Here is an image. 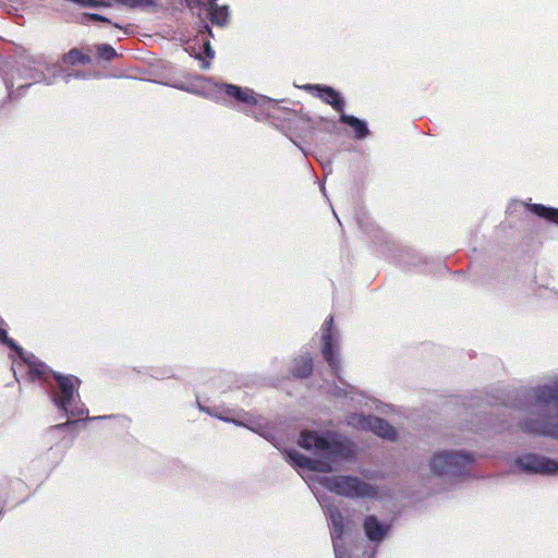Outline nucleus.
<instances>
[{
    "label": "nucleus",
    "instance_id": "21",
    "mask_svg": "<svg viewBox=\"0 0 558 558\" xmlns=\"http://www.w3.org/2000/svg\"><path fill=\"white\" fill-rule=\"evenodd\" d=\"M62 60L64 63L70 64V65H75L78 63L88 64L92 61L89 56L82 53L76 48H73L69 52L64 53L62 57Z\"/></svg>",
    "mask_w": 558,
    "mask_h": 558
},
{
    "label": "nucleus",
    "instance_id": "13",
    "mask_svg": "<svg viewBox=\"0 0 558 558\" xmlns=\"http://www.w3.org/2000/svg\"><path fill=\"white\" fill-rule=\"evenodd\" d=\"M219 92L238 102L248 106H262L271 100L266 96L257 95L253 89L242 88L233 84H221Z\"/></svg>",
    "mask_w": 558,
    "mask_h": 558
},
{
    "label": "nucleus",
    "instance_id": "5",
    "mask_svg": "<svg viewBox=\"0 0 558 558\" xmlns=\"http://www.w3.org/2000/svg\"><path fill=\"white\" fill-rule=\"evenodd\" d=\"M320 484L329 492L351 499H376L378 487L353 475L324 476Z\"/></svg>",
    "mask_w": 558,
    "mask_h": 558
},
{
    "label": "nucleus",
    "instance_id": "14",
    "mask_svg": "<svg viewBox=\"0 0 558 558\" xmlns=\"http://www.w3.org/2000/svg\"><path fill=\"white\" fill-rule=\"evenodd\" d=\"M303 88L330 105L336 111L340 113L344 111V100L341 94L332 87L319 84H306Z\"/></svg>",
    "mask_w": 558,
    "mask_h": 558
},
{
    "label": "nucleus",
    "instance_id": "22",
    "mask_svg": "<svg viewBox=\"0 0 558 558\" xmlns=\"http://www.w3.org/2000/svg\"><path fill=\"white\" fill-rule=\"evenodd\" d=\"M203 48L205 58H203L199 53H196L195 57L201 61V69L207 70L210 64L209 61L215 57V51L213 50L209 40L203 41Z\"/></svg>",
    "mask_w": 558,
    "mask_h": 558
},
{
    "label": "nucleus",
    "instance_id": "31",
    "mask_svg": "<svg viewBox=\"0 0 558 558\" xmlns=\"http://www.w3.org/2000/svg\"><path fill=\"white\" fill-rule=\"evenodd\" d=\"M114 417L113 415H109V416H95V417H92L90 420H105V418H112Z\"/></svg>",
    "mask_w": 558,
    "mask_h": 558
},
{
    "label": "nucleus",
    "instance_id": "9",
    "mask_svg": "<svg viewBox=\"0 0 558 558\" xmlns=\"http://www.w3.org/2000/svg\"><path fill=\"white\" fill-rule=\"evenodd\" d=\"M391 522L387 519L378 518L376 514H366L362 519V530L367 541L374 546L371 554L364 558H373L376 548L389 536L391 532Z\"/></svg>",
    "mask_w": 558,
    "mask_h": 558
},
{
    "label": "nucleus",
    "instance_id": "7",
    "mask_svg": "<svg viewBox=\"0 0 558 558\" xmlns=\"http://www.w3.org/2000/svg\"><path fill=\"white\" fill-rule=\"evenodd\" d=\"M322 354L331 372L340 379L341 357L339 354V335L333 329V318L329 316L322 326Z\"/></svg>",
    "mask_w": 558,
    "mask_h": 558
},
{
    "label": "nucleus",
    "instance_id": "1",
    "mask_svg": "<svg viewBox=\"0 0 558 558\" xmlns=\"http://www.w3.org/2000/svg\"><path fill=\"white\" fill-rule=\"evenodd\" d=\"M298 442L314 453V458H310L294 449L284 452L287 461L301 470L329 473L352 457L351 448L333 433L303 430Z\"/></svg>",
    "mask_w": 558,
    "mask_h": 558
},
{
    "label": "nucleus",
    "instance_id": "11",
    "mask_svg": "<svg viewBox=\"0 0 558 558\" xmlns=\"http://www.w3.org/2000/svg\"><path fill=\"white\" fill-rule=\"evenodd\" d=\"M324 507L326 514L331 524V539L335 550V558H351L347 554V549L343 543L344 534V517L337 506L333 504H324V500H319Z\"/></svg>",
    "mask_w": 558,
    "mask_h": 558
},
{
    "label": "nucleus",
    "instance_id": "8",
    "mask_svg": "<svg viewBox=\"0 0 558 558\" xmlns=\"http://www.w3.org/2000/svg\"><path fill=\"white\" fill-rule=\"evenodd\" d=\"M0 344L7 345L15 351L28 366L29 379H46L48 373H52L48 366L38 361L33 354L25 352L14 340L8 336V325L0 316Z\"/></svg>",
    "mask_w": 558,
    "mask_h": 558
},
{
    "label": "nucleus",
    "instance_id": "25",
    "mask_svg": "<svg viewBox=\"0 0 558 558\" xmlns=\"http://www.w3.org/2000/svg\"><path fill=\"white\" fill-rule=\"evenodd\" d=\"M155 5H156L155 0H137L136 9L137 8L146 9V8L155 7Z\"/></svg>",
    "mask_w": 558,
    "mask_h": 558
},
{
    "label": "nucleus",
    "instance_id": "2",
    "mask_svg": "<svg viewBox=\"0 0 558 558\" xmlns=\"http://www.w3.org/2000/svg\"><path fill=\"white\" fill-rule=\"evenodd\" d=\"M529 417L524 429L558 439V393L549 386H536L530 391Z\"/></svg>",
    "mask_w": 558,
    "mask_h": 558
},
{
    "label": "nucleus",
    "instance_id": "26",
    "mask_svg": "<svg viewBox=\"0 0 558 558\" xmlns=\"http://www.w3.org/2000/svg\"><path fill=\"white\" fill-rule=\"evenodd\" d=\"M114 2L128 7L130 9H136L137 0H113Z\"/></svg>",
    "mask_w": 558,
    "mask_h": 558
},
{
    "label": "nucleus",
    "instance_id": "28",
    "mask_svg": "<svg viewBox=\"0 0 558 558\" xmlns=\"http://www.w3.org/2000/svg\"><path fill=\"white\" fill-rule=\"evenodd\" d=\"M73 424H75V422H74V421H70V420H69V421H66L65 423H61V424H57V425H54L52 428H53V429H64L65 427H68V426H70V425H73Z\"/></svg>",
    "mask_w": 558,
    "mask_h": 558
},
{
    "label": "nucleus",
    "instance_id": "32",
    "mask_svg": "<svg viewBox=\"0 0 558 558\" xmlns=\"http://www.w3.org/2000/svg\"><path fill=\"white\" fill-rule=\"evenodd\" d=\"M317 160H319L322 163H324V159H323V156H317Z\"/></svg>",
    "mask_w": 558,
    "mask_h": 558
},
{
    "label": "nucleus",
    "instance_id": "33",
    "mask_svg": "<svg viewBox=\"0 0 558 558\" xmlns=\"http://www.w3.org/2000/svg\"><path fill=\"white\" fill-rule=\"evenodd\" d=\"M300 150H302L305 154V147L304 146H298Z\"/></svg>",
    "mask_w": 558,
    "mask_h": 558
},
{
    "label": "nucleus",
    "instance_id": "29",
    "mask_svg": "<svg viewBox=\"0 0 558 558\" xmlns=\"http://www.w3.org/2000/svg\"><path fill=\"white\" fill-rule=\"evenodd\" d=\"M71 77H75V78H83V77H85V75L83 74V72L77 71V72H75L74 74H68V75L65 76V81H66V82H69Z\"/></svg>",
    "mask_w": 558,
    "mask_h": 558
},
{
    "label": "nucleus",
    "instance_id": "17",
    "mask_svg": "<svg viewBox=\"0 0 558 558\" xmlns=\"http://www.w3.org/2000/svg\"><path fill=\"white\" fill-rule=\"evenodd\" d=\"M339 120L341 123L349 125L353 130L357 140H363L368 136L369 130L365 120L344 113V111L341 112Z\"/></svg>",
    "mask_w": 558,
    "mask_h": 558
},
{
    "label": "nucleus",
    "instance_id": "15",
    "mask_svg": "<svg viewBox=\"0 0 558 558\" xmlns=\"http://www.w3.org/2000/svg\"><path fill=\"white\" fill-rule=\"evenodd\" d=\"M208 3V14L213 24L226 26L229 23L230 12L228 5H218L217 0H206ZM190 8L201 7L204 0H187Z\"/></svg>",
    "mask_w": 558,
    "mask_h": 558
},
{
    "label": "nucleus",
    "instance_id": "12",
    "mask_svg": "<svg viewBox=\"0 0 558 558\" xmlns=\"http://www.w3.org/2000/svg\"><path fill=\"white\" fill-rule=\"evenodd\" d=\"M347 422L352 427L362 430H369L375 435L389 440L396 439L397 436V432L392 426H390L386 421L375 416L354 413L348 416Z\"/></svg>",
    "mask_w": 558,
    "mask_h": 558
},
{
    "label": "nucleus",
    "instance_id": "30",
    "mask_svg": "<svg viewBox=\"0 0 558 558\" xmlns=\"http://www.w3.org/2000/svg\"><path fill=\"white\" fill-rule=\"evenodd\" d=\"M199 32L201 33H208V35L210 37H214L210 26L208 24H206V23L202 26Z\"/></svg>",
    "mask_w": 558,
    "mask_h": 558
},
{
    "label": "nucleus",
    "instance_id": "20",
    "mask_svg": "<svg viewBox=\"0 0 558 558\" xmlns=\"http://www.w3.org/2000/svg\"><path fill=\"white\" fill-rule=\"evenodd\" d=\"M219 418L227 421V422H232L239 426H244V427L264 436L265 438H268V435H267L266 428H265V423L263 420L236 421V420H230V418L221 417V416H219Z\"/></svg>",
    "mask_w": 558,
    "mask_h": 558
},
{
    "label": "nucleus",
    "instance_id": "24",
    "mask_svg": "<svg viewBox=\"0 0 558 558\" xmlns=\"http://www.w3.org/2000/svg\"><path fill=\"white\" fill-rule=\"evenodd\" d=\"M97 54L100 59L111 61L117 57L116 50L108 44L97 46Z\"/></svg>",
    "mask_w": 558,
    "mask_h": 558
},
{
    "label": "nucleus",
    "instance_id": "6",
    "mask_svg": "<svg viewBox=\"0 0 558 558\" xmlns=\"http://www.w3.org/2000/svg\"><path fill=\"white\" fill-rule=\"evenodd\" d=\"M473 460L474 456L465 451L438 450L432 456L428 466L436 476H457L462 474Z\"/></svg>",
    "mask_w": 558,
    "mask_h": 558
},
{
    "label": "nucleus",
    "instance_id": "3",
    "mask_svg": "<svg viewBox=\"0 0 558 558\" xmlns=\"http://www.w3.org/2000/svg\"><path fill=\"white\" fill-rule=\"evenodd\" d=\"M58 66L44 56H24L16 66L5 73L3 81L10 98L21 95V90L36 83L50 85L58 73Z\"/></svg>",
    "mask_w": 558,
    "mask_h": 558
},
{
    "label": "nucleus",
    "instance_id": "10",
    "mask_svg": "<svg viewBox=\"0 0 558 558\" xmlns=\"http://www.w3.org/2000/svg\"><path fill=\"white\" fill-rule=\"evenodd\" d=\"M511 471L535 474H558V462L537 454L526 453L512 461Z\"/></svg>",
    "mask_w": 558,
    "mask_h": 558
},
{
    "label": "nucleus",
    "instance_id": "4",
    "mask_svg": "<svg viewBox=\"0 0 558 558\" xmlns=\"http://www.w3.org/2000/svg\"><path fill=\"white\" fill-rule=\"evenodd\" d=\"M52 375L58 383V387L52 393V402L57 409L71 417L80 418L86 415L87 409L78 395L80 379L72 375L65 376L58 373H52Z\"/></svg>",
    "mask_w": 558,
    "mask_h": 558
},
{
    "label": "nucleus",
    "instance_id": "23",
    "mask_svg": "<svg viewBox=\"0 0 558 558\" xmlns=\"http://www.w3.org/2000/svg\"><path fill=\"white\" fill-rule=\"evenodd\" d=\"M90 21H101V22L111 24V25H113L117 28H120V29L123 28V26L121 24H119L117 22H112L110 19H108V17H106L104 15L97 14V13H84L82 15V22L83 23H88Z\"/></svg>",
    "mask_w": 558,
    "mask_h": 558
},
{
    "label": "nucleus",
    "instance_id": "19",
    "mask_svg": "<svg viewBox=\"0 0 558 558\" xmlns=\"http://www.w3.org/2000/svg\"><path fill=\"white\" fill-rule=\"evenodd\" d=\"M522 205L526 206L527 209L535 214L538 217L545 218L549 221H553L558 225V209L546 207L542 204H527L522 203Z\"/></svg>",
    "mask_w": 558,
    "mask_h": 558
},
{
    "label": "nucleus",
    "instance_id": "27",
    "mask_svg": "<svg viewBox=\"0 0 558 558\" xmlns=\"http://www.w3.org/2000/svg\"><path fill=\"white\" fill-rule=\"evenodd\" d=\"M542 386H549L555 389V392L558 393V373L546 384H543Z\"/></svg>",
    "mask_w": 558,
    "mask_h": 558
},
{
    "label": "nucleus",
    "instance_id": "16",
    "mask_svg": "<svg viewBox=\"0 0 558 558\" xmlns=\"http://www.w3.org/2000/svg\"><path fill=\"white\" fill-rule=\"evenodd\" d=\"M343 392V395H350L351 401L356 404L359 408H378L377 400L366 397L362 392H356L353 387H348V390L345 388L336 387L335 395L340 396Z\"/></svg>",
    "mask_w": 558,
    "mask_h": 558
},
{
    "label": "nucleus",
    "instance_id": "18",
    "mask_svg": "<svg viewBox=\"0 0 558 558\" xmlns=\"http://www.w3.org/2000/svg\"><path fill=\"white\" fill-rule=\"evenodd\" d=\"M292 373L296 377H306L308 376L313 371V362L310 354H303L299 357L294 359L293 366H292Z\"/></svg>",
    "mask_w": 558,
    "mask_h": 558
}]
</instances>
